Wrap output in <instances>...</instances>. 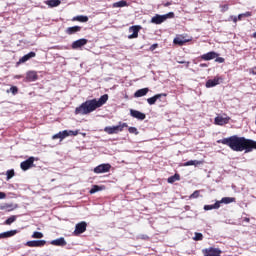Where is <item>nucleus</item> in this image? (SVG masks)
<instances>
[{"instance_id":"nucleus-1","label":"nucleus","mask_w":256,"mask_h":256,"mask_svg":"<svg viewBox=\"0 0 256 256\" xmlns=\"http://www.w3.org/2000/svg\"><path fill=\"white\" fill-rule=\"evenodd\" d=\"M218 143L227 145L232 151H245V153H251L253 149H256V141L246 139L245 137L231 136L228 138L218 140Z\"/></svg>"},{"instance_id":"nucleus-2","label":"nucleus","mask_w":256,"mask_h":256,"mask_svg":"<svg viewBox=\"0 0 256 256\" xmlns=\"http://www.w3.org/2000/svg\"><path fill=\"white\" fill-rule=\"evenodd\" d=\"M107 101H109V95L107 94L102 95L98 100H87L75 109V113L76 115H89V113H93L99 107H103Z\"/></svg>"},{"instance_id":"nucleus-3","label":"nucleus","mask_w":256,"mask_h":256,"mask_svg":"<svg viewBox=\"0 0 256 256\" xmlns=\"http://www.w3.org/2000/svg\"><path fill=\"white\" fill-rule=\"evenodd\" d=\"M175 17V13L169 12L164 15L156 14L154 17L151 18V23H154V25H161V23H165L167 19H173Z\"/></svg>"},{"instance_id":"nucleus-4","label":"nucleus","mask_w":256,"mask_h":256,"mask_svg":"<svg viewBox=\"0 0 256 256\" xmlns=\"http://www.w3.org/2000/svg\"><path fill=\"white\" fill-rule=\"evenodd\" d=\"M125 127H127V123H123L117 126H106L104 131L105 133H108V135H115L117 133H121Z\"/></svg>"},{"instance_id":"nucleus-5","label":"nucleus","mask_w":256,"mask_h":256,"mask_svg":"<svg viewBox=\"0 0 256 256\" xmlns=\"http://www.w3.org/2000/svg\"><path fill=\"white\" fill-rule=\"evenodd\" d=\"M93 171L96 173V175L101 173H109V171H111V164H100L96 166Z\"/></svg>"},{"instance_id":"nucleus-6","label":"nucleus","mask_w":256,"mask_h":256,"mask_svg":"<svg viewBox=\"0 0 256 256\" xmlns=\"http://www.w3.org/2000/svg\"><path fill=\"white\" fill-rule=\"evenodd\" d=\"M33 163H35V158L29 157L27 160L21 162L20 167L22 171H29L33 167Z\"/></svg>"},{"instance_id":"nucleus-7","label":"nucleus","mask_w":256,"mask_h":256,"mask_svg":"<svg viewBox=\"0 0 256 256\" xmlns=\"http://www.w3.org/2000/svg\"><path fill=\"white\" fill-rule=\"evenodd\" d=\"M229 121H231V118L227 115H220L214 119L215 125H220V126L227 125Z\"/></svg>"},{"instance_id":"nucleus-8","label":"nucleus","mask_w":256,"mask_h":256,"mask_svg":"<svg viewBox=\"0 0 256 256\" xmlns=\"http://www.w3.org/2000/svg\"><path fill=\"white\" fill-rule=\"evenodd\" d=\"M87 231V222H80L76 224L74 234L81 235V233H85Z\"/></svg>"},{"instance_id":"nucleus-9","label":"nucleus","mask_w":256,"mask_h":256,"mask_svg":"<svg viewBox=\"0 0 256 256\" xmlns=\"http://www.w3.org/2000/svg\"><path fill=\"white\" fill-rule=\"evenodd\" d=\"M130 115L134 119H138V121H144L146 117L145 113H142L139 110H133V109H130Z\"/></svg>"},{"instance_id":"nucleus-10","label":"nucleus","mask_w":256,"mask_h":256,"mask_svg":"<svg viewBox=\"0 0 256 256\" xmlns=\"http://www.w3.org/2000/svg\"><path fill=\"white\" fill-rule=\"evenodd\" d=\"M217 57H219V54H217V52L211 51V52H208V53H206V54H203V55L201 56V59H202L203 61H211V60H213V59H217Z\"/></svg>"},{"instance_id":"nucleus-11","label":"nucleus","mask_w":256,"mask_h":256,"mask_svg":"<svg viewBox=\"0 0 256 256\" xmlns=\"http://www.w3.org/2000/svg\"><path fill=\"white\" fill-rule=\"evenodd\" d=\"M50 245H54L55 247H65L67 245V241L64 237L57 238L50 242Z\"/></svg>"},{"instance_id":"nucleus-12","label":"nucleus","mask_w":256,"mask_h":256,"mask_svg":"<svg viewBox=\"0 0 256 256\" xmlns=\"http://www.w3.org/2000/svg\"><path fill=\"white\" fill-rule=\"evenodd\" d=\"M47 243L45 240H31L26 243L28 247H43Z\"/></svg>"},{"instance_id":"nucleus-13","label":"nucleus","mask_w":256,"mask_h":256,"mask_svg":"<svg viewBox=\"0 0 256 256\" xmlns=\"http://www.w3.org/2000/svg\"><path fill=\"white\" fill-rule=\"evenodd\" d=\"M139 29H141L140 26L130 27L129 31L132 32V34L128 36V39H137V37H139Z\"/></svg>"},{"instance_id":"nucleus-14","label":"nucleus","mask_w":256,"mask_h":256,"mask_svg":"<svg viewBox=\"0 0 256 256\" xmlns=\"http://www.w3.org/2000/svg\"><path fill=\"white\" fill-rule=\"evenodd\" d=\"M161 97H167V94L165 93L156 94L153 97L148 98L147 103L149 105H155V103H157L158 99H161Z\"/></svg>"},{"instance_id":"nucleus-15","label":"nucleus","mask_w":256,"mask_h":256,"mask_svg":"<svg viewBox=\"0 0 256 256\" xmlns=\"http://www.w3.org/2000/svg\"><path fill=\"white\" fill-rule=\"evenodd\" d=\"M84 45H87V39L82 38L72 43V49H79L81 47H84Z\"/></svg>"},{"instance_id":"nucleus-16","label":"nucleus","mask_w":256,"mask_h":256,"mask_svg":"<svg viewBox=\"0 0 256 256\" xmlns=\"http://www.w3.org/2000/svg\"><path fill=\"white\" fill-rule=\"evenodd\" d=\"M14 235H17V230L2 232L0 233V239H9V237H14Z\"/></svg>"},{"instance_id":"nucleus-17","label":"nucleus","mask_w":256,"mask_h":256,"mask_svg":"<svg viewBox=\"0 0 256 256\" xmlns=\"http://www.w3.org/2000/svg\"><path fill=\"white\" fill-rule=\"evenodd\" d=\"M35 55V52H29L28 54L24 55L22 58L19 59L18 64L27 63V61H29V59H33Z\"/></svg>"},{"instance_id":"nucleus-18","label":"nucleus","mask_w":256,"mask_h":256,"mask_svg":"<svg viewBox=\"0 0 256 256\" xmlns=\"http://www.w3.org/2000/svg\"><path fill=\"white\" fill-rule=\"evenodd\" d=\"M220 79L219 78H214V79H210L206 82V87L207 89H211V87H217V85H219Z\"/></svg>"},{"instance_id":"nucleus-19","label":"nucleus","mask_w":256,"mask_h":256,"mask_svg":"<svg viewBox=\"0 0 256 256\" xmlns=\"http://www.w3.org/2000/svg\"><path fill=\"white\" fill-rule=\"evenodd\" d=\"M79 31H81V26H72L66 29L67 35H75V33H79Z\"/></svg>"},{"instance_id":"nucleus-20","label":"nucleus","mask_w":256,"mask_h":256,"mask_svg":"<svg viewBox=\"0 0 256 256\" xmlns=\"http://www.w3.org/2000/svg\"><path fill=\"white\" fill-rule=\"evenodd\" d=\"M149 93V88H142L137 90L134 93V97L139 98V97H145V95H147Z\"/></svg>"},{"instance_id":"nucleus-21","label":"nucleus","mask_w":256,"mask_h":256,"mask_svg":"<svg viewBox=\"0 0 256 256\" xmlns=\"http://www.w3.org/2000/svg\"><path fill=\"white\" fill-rule=\"evenodd\" d=\"M26 79L27 81H30V82L37 81V72L35 71L27 72Z\"/></svg>"},{"instance_id":"nucleus-22","label":"nucleus","mask_w":256,"mask_h":256,"mask_svg":"<svg viewBox=\"0 0 256 256\" xmlns=\"http://www.w3.org/2000/svg\"><path fill=\"white\" fill-rule=\"evenodd\" d=\"M103 190H105V186L93 185L89 193L90 195H95V193H99V191Z\"/></svg>"},{"instance_id":"nucleus-23","label":"nucleus","mask_w":256,"mask_h":256,"mask_svg":"<svg viewBox=\"0 0 256 256\" xmlns=\"http://www.w3.org/2000/svg\"><path fill=\"white\" fill-rule=\"evenodd\" d=\"M221 207V202L216 201L215 204L205 205L204 211H212V209H219Z\"/></svg>"},{"instance_id":"nucleus-24","label":"nucleus","mask_w":256,"mask_h":256,"mask_svg":"<svg viewBox=\"0 0 256 256\" xmlns=\"http://www.w3.org/2000/svg\"><path fill=\"white\" fill-rule=\"evenodd\" d=\"M189 40L183 38V37H176L173 40L174 45H185Z\"/></svg>"},{"instance_id":"nucleus-25","label":"nucleus","mask_w":256,"mask_h":256,"mask_svg":"<svg viewBox=\"0 0 256 256\" xmlns=\"http://www.w3.org/2000/svg\"><path fill=\"white\" fill-rule=\"evenodd\" d=\"M2 211H14V209H17V205L14 204H4L0 207Z\"/></svg>"},{"instance_id":"nucleus-26","label":"nucleus","mask_w":256,"mask_h":256,"mask_svg":"<svg viewBox=\"0 0 256 256\" xmlns=\"http://www.w3.org/2000/svg\"><path fill=\"white\" fill-rule=\"evenodd\" d=\"M129 4H127V1L125 0H122V1H118V2H115L112 4V7L114 9H117V8H121V7H127Z\"/></svg>"},{"instance_id":"nucleus-27","label":"nucleus","mask_w":256,"mask_h":256,"mask_svg":"<svg viewBox=\"0 0 256 256\" xmlns=\"http://www.w3.org/2000/svg\"><path fill=\"white\" fill-rule=\"evenodd\" d=\"M218 203H224L225 205H229V203H235V198L233 197H224L222 198L220 201H218Z\"/></svg>"},{"instance_id":"nucleus-28","label":"nucleus","mask_w":256,"mask_h":256,"mask_svg":"<svg viewBox=\"0 0 256 256\" xmlns=\"http://www.w3.org/2000/svg\"><path fill=\"white\" fill-rule=\"evenodd\" d=\"M46 5H48V7H59L61 0H48L46 1Z\"/></svg>"},{"instance_id":"nucleus-29","label":"nucleus","mask_w":256,"mask_h":256,"mask_svg":"<svg viewBox=\"0 0 256 256\" xmlns=\"http://www.w3.org/2000/svg\"><path fill=\"white\" fill-rule=\"evenodd\" d=\"M191 165H194L195 167H197V165H201V161L189 160V161L184 163V167H191Z\"/></svg>"},{"instance_id":"nucleus-30","label":"nucleus","mask_w":256,"mask_h":256,"mask_svg":"<svg viewBox=\"0 0 256 256\" xmlns=\"http://www.w3.org/2000/svg\"><path fill=\"white\" fill-rule=\"evenodd\" d=\"M180 179L181 177L179 176V174H175L168 178V183H175V181H179Z\"/></svg>"},{"instance_id":"nucleus-31","label":"nucleus","mask_w":256,"mask_h":256,"mask_svg":"<svg viewBox=\"0 0 256 256\" xmlns=\"http://www.w3.org/2000/svg\"><path fill=\"white\" fill-rule=\"evenodd\" d=\"M76 21H80V23H87V21H89V17L83 15L77 16Z\"/></svg>"},{"instance_id":"nucleus-32","label":"nucleus","mask_w":256,"mask_h":256,"mask_svg":"<svg viewBox=\"0 0 256 256\" xmlns=\"http://www.w3.org/2000/svg\"><path fill=\"white\" fill-rule=\"evenodd\" d=\"M17 221V216H11L5 221V225H11Z\"/></svg>"},{"instance_id":"nucleus-33","label":"nucleus","mask_w":256,"mask_h":256,"mask_svg":"<svg viewBox=\"0 0 256 256\" xmlns=\"http://www.w3.org/2000/svg\"><path fill=\"white\" fill-rule=\"evenodd\" d=\"M193 240L194 241H203V234L199 233V232H195Z\"/></svg>"},{"instance_id":"nucleus-34","label":"nucleus","mask_w":256,"mask_h":256,"mask_svg":"<svg viewBox=\"0 0 256 256\" xmlns=\"http://www.w3.org/2000/svg\"><path fill=\"white\" fill-rule=\"evenodd\" d=\"M7 175V181H9V179H13V177H15V170H8L6 172Z\"/></svg>"},{"instance_id":"nucleus-35","label":"nucleus","mask_w":256,"mask_h":256,"mask_svg":"<svg viewBox=\"0 0 256 256\" xmlns=\"http://www.w3.org/2000/svg\"><path fill=\"white\" fill-rule=\"evenodd\" d=\"M32 238L33 239H43V233H41V232H34L32 234Z\"/></svg>"},{"instance_id":"nucleus-36","label":"nucleus","mask_w":256,"mask_h":256,"mask_svg":"<svg viewBox=\"0 0 256 256\" xmlns=\"http://www.w3.org/2000/svg\"><path fill=\"white\" fill-rule=\"evenodd\" d=\"M128 131H129V133H131L133 135H139V130H137V128H135V127H129Z\"/></svg>"},{"instance_id":"nucleus-37","label":"nucleus","mask_w":256,"mask_h":256,"mask_svg":"<svg viewBox=\"0 0 256 256\" xmlns=\"http://www.w3.org/2000/svg\"><path fill=\"white\" fill-rule=\"evenodd\" d=\"M62 135V139H65L66 137H70L69 130H63L60 132Z\"/></svg>"},{"instance_id":"nucleus-38","label":"nucleus","mask_w":256,"mask_h":256,"mask_svg":"<svg viewBox=\"0 0 256 256\" xmlns=\"http://www.w3.org/2000/svg\"><path fill=\"white\" fill-rule=\"evenodd\" d=\"M19 89L16 86H12L10 88V93H12V95H17Z\"/></svg>"},{"instance_id":"nucleus-39","label":"nucleus","mask_w":256,"mask_h":256,"mask_svg":"<svg viewBox=\"0 0 256 256\" xmlns=\"http://www.w3.org/2000/svg\"><path fill=\"white\" fill-rule=\"evenodd\" d=\"M52 139H59L60 141H63V136L61 135V132H59V133L53 135Z\"/></svg>"},{"instance_id":"nucleus-40","label":"nucleus","mask_w":256,"mask_h":256,"mask_svg":"<svg viewBox=\"0 0 256 256\" xmlns=\"http://www.w3.org/2000/svg\"><path fill=\"white\" fill-rule=\"evenodd\" d=\"M199 197V190H196L193 192V194L190 195V199H197Z\"/></svg>"},{"instance_id":"nucleus-41","label":"nucleus","mask_w":256,"mask_h":256,"mask_svg":"<svg viewBox=\"0 0 256 256\" xmlns=\"http://www.w3.org/2000/svg\"><path fill=\"white\" fill-rule=\"evenodd\" d=\"M228 21H233V23H237V21H239V18H238L237 16L231 15V16L228 18Z\"/></svg>"},{"instance_id":"nucleus-42","label":"nucleus","mask_w":256,"mask_h":256,"mask_svg":"<svg viewBox=\"0 0 256 256\" xmlns=\"http://www.w3.org/2000/svg\"><path fill=\"white\" fill-rule=\"evenodd\" d=\"M69 134H70V136L75 137V136L79 135V130H75V131L69 130Z\"/></svg>"},{"instance_id":"nucleus-43","label":"nucleus","mask_w":256,"mask_h":256,"mask_svg":"<svg viewBox=\"0 0 256 256\" xmlns=\"http://www.w3.org/2000/svg\"><path fill=\"white\" fill-rule=\"evenodd\" d=\"M215 61H216V63H225V58H223V57H216Z\"/></svg>"},{"instance_id":"nucleus-44","label":"nucleus","mask_w":256,"mask_h":256,"mask_svg":"<svg viewBox=\"0 0 256 256\" xmlns=\"http://www.w3.org/2000/svg\"><path fill=\"white\" fill-rule=\"evenodd\" d=\"M157 47H159L158 44H152V45L150 46V51H155V49H156Z\"/></svg>"},{"instance_id":"nucleus-45","label":"nucleus","mask_w":256,"mask_h":256,"mask_svg":"<svg viewBox=\"0 0 256 256\" xmlns=\"http://www.w3.org/2000/svg\"><path fill=\"white\" fill-rule=\"evenodd\" d=\"M243 17H251V12L242 13Z\"/></svg>"},{"instance_id":"nucleus-46","label":"nucleus","mask_w":256,"mask_h":256,"mask_svg":"<svg viewBox=\"0 0 256 256\" xmlns=\"http://www.w3.org/2000/svg\"><path fill=\"white\" fill-rule=\"evenodd\" d=\"M7 195L4 192H0V199H5Z\"/></svg>"},{"instance_id":"nucleus-47","label":"nucleus","mask_w":256,"mask_h":256,"mask_svg":"<svg viewBox=\"0 0 256 256\" xmlns=\"http://www.w3.org/2000/svg\"><path fill=\"white\" fill-rule=\"evenodd\" d=\"M250 73H252V75H256V67L250 69Z\"/></svg>"},{"instance_id":"nucleus-48","label":"nucleus","mask_w":256,"mask_h":256,"mask_svg":"<svg viewBox=\"0 0 256 256\" xmlns=\"http://www.w3.org/2000/svg\"><path fill=\"white\" fill-rule=\"evenodd\" d=\"M237 17H238V20H239V21H242V20H243V17H245V16H243V13H242V14H239Z\"/></svg>"},{"instance_id":"nucleus-49","label":"nucleus","mask_w":256,"mask_h":256,"mask_svg":"<svg viewBox=\"0 0 256 256\" xmlns=\"http://www.w3.org/2000/svg\"><path fill=\"white\" fill-rule=\"evenodd\" d=\"M178 63H179L180 65H183V64L187 63V67H189V62L179 61Z\"/></svg>"},{"instance_id":"nucleus-50","label":"nucleus","mask_w":256,"mask_h":256,"mask_svg":"<svg viewBox=\"0 0 256 256\" xmlns=\"http://www.w3.org/2000/svg\"><path fill=\"white\" fill-rule=\"evenodd\" d=\"M140 238H142V239H149V236H147V235H141Z\"/></svg>"},{"instance_id":"nucleus-51","label":"nucleus","mask_w":256,"mask_h":256,"mask_svg":"<svg viewBox=\"0 0 256 256\" xmlns=\"http://www.w3.org/2000/svg\"><path fill=\"white\" fill-rule=\"evenodd\" d=\"M227 9H229V6H224L223 10L227 11Z\"/></svg>"},{"instance_id":"nucleus-52","label":"nucleus","mask_w":256,"mask_h":256,"mask_svg":"<svg viewBox=\"0 0 256 256\" xmlns=\"http://www.w3.org/2000/svg\"><path fill=\"white\" fill-rule=\"evenodd\" d=\"M244 221H246V223H249L250 219L249 218H245Z\"/></svg>"},{"instance_id":"nucleus-53","label":"nucleus","mask_w":256,"mask_h":256,"mask_svg":"<svg viewBox=\"0 0 256 256\" xmlns=\"http://www.w3.org/2000/svg\"><path fill=\"white\" fill-rule=\"evenodd\" d=\"M169 5H171V3L167 2V3L165 4V7H169Z\"/></svg>"},{"instance_id":"nucleus-54","label":"nucleus","mask_w":256,"mask_h":256,"mask_svg":"<svg viewBox=\"0 0 256 256\" xmlns=\"http://www.w3.org/2000/svg\"><path fill=\"white\" fill-rule=\"evenodd\" d=\"M200 67H207V64H200Z\"/></svg>"}]
</instances>
